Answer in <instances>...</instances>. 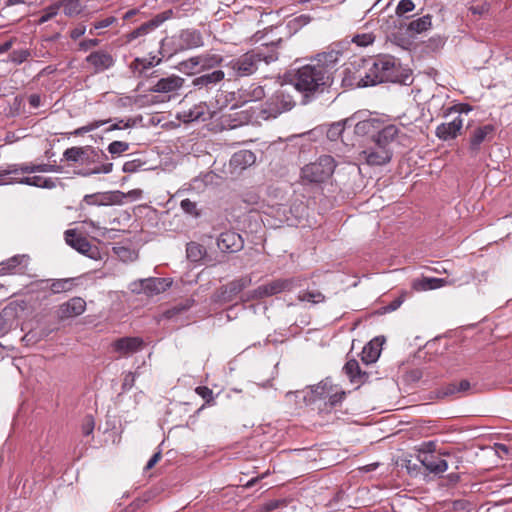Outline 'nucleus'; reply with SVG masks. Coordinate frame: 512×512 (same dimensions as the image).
I'll list each match as a JSON object with an SVG mask.
<instances>
[{
    "instance_id": "ddd939ff",
    "label": "nucleus",
    "mask_w": 512,
    "mask_h": 512,
    "mask_svg": "<svg viewBox=\"0 0 512 512\" xmlns=\"http://www.w3.org/2000/svg\"><path fill=\"white\" fill-rule=\"evenodd\" d=\"M252 279L249 275L236 278L225 285H222L214 294V301L218 303H229L235 297L251 285Z\"/></svg>"
},
{
    "instance_id": "473e14b6",
    "label": "nucleus",
    "mask_w": 512,
    "mask_h": 512,
    "mask_svg": "<svg viewBox=\"0 0 512 512\" xmlns=\"http://www.w3.org/2000/svg\"><path fill=\"white\" fill-rule=\"evenodd\" d=\"M430 474L440 475L448 469V463L439 455L426 454L418 461Z\"/></svg>"
},
{
    "instance_id": "0e129e2a",
    "label": "nucleus",
    "mask_w": 512,
    "mask_h": 512,
    "mask_svg": "<svg viewBox=\"0 0 512 512\" xmlns=\"http://www.w3.org/2000/svg\"><path fill=\"white\" fill-rule=\"evenodd\" d=\"M107 121H103V120H97V121H94V122H91L87 125H84L82 127H79L77 129H75L73 132H71V135H74V136H81V135H84L88 132H91L97 128H99L100 126H102L103 124H105Z\"/></svg>"
},
{
    "instance_id": "864d4df0",
    "label": "nucleus",
    "mask_w": 512,
    "mask_h": 512,
    "mask_svg": "<svg viewBox=\"0 0 512 512\" xmlns=\"http://www.w3.org/2000/svg\"><path fill=\"white\" fill-rule=\"evenodd\" d=\"M473 110V106L466 102L456 103L444 111V117H448L453 113H457L461 117L462 114H469Z\"/></svg>"
},
{
    "instance_id": "412c9836",
    "label": "nucleus",
    "mask_w": 512,
    "mask_h": 512,
    "mask_svg": "<svg viewBox=\"0 0 512 512\" xmlns=\"http://www.w3.org/2000/svg\"><path fill=\"white\" fill-rule=\"evenodd\" d=\"M85 61L94 69V73H101L112 68L116 60L105 50H96L86 56Z\"/></svg>"
},
{
    "instance_id": "603ef678",
    "label": "nucleus",
    "mask_w": 512,
    "mask_h": 512,
    "mask_svg": "<svg viewBox=\"0 0 512 512\" xmlns=\"http://www.w3.org/2000/svg\"><path fill=\"white\" fill-rule=\"evenodd\" d=\"M31 56V52L27 48L12 50L8 56V61L15 64L21 65L26 62Z\"/></svg>"
},
{
    "instance_id": "c9c22d12",
    "label": "nucleus",
    "mask_w": 512,
    "mask_h": 512,
    "mask_svg": "<svg viewBox=\"0 0 512 512\" xmlns=\"http://www.w3.org/2000/svg\"><path fill=\"white\" fill-rule=\"evenodd\" d=\"M312 20V17L308 14H301L299 16L294 17L293 19L287 21L284 26L277 27L281 29L280 33L287 38L295 35L299 30H301L304 26L309 24Z\"/></svg>"
},
{
    "instance_id": "1a4fd4ad",
    "label": "nucleus",
    "mask_w": 512,
    "mask_h": 512,
    "mask_svg": "<svg viewBox=\"0 0 512 512\" xmlns=\"http://www.w3.org/2000/svg\"><path fill=\"white\" fill-rule=\"evenodd\" d=\"M265 97L266 93L264 87L258 85L257 83H251L247 87L242 86L236 92L228 93L224 103L220 105V108L227 106L228 102H233L230 110H236L243 107L247 103L258 102Z\"/></svg>"
},
{
    "instance_id": "f704fd0d",
    "label": "nucleus",
    "mask_w": 512,
    "mask_h": 512,
    "mask_svg": "<svg viewBox=\"0 0 512 512\" xmlns=\"http://www.w3.org/2000/svg\"><path fill=\"white\" fill-rule=\"evenodd\" d=\"M366 162L373 166H383L389 163L393 157V151L390 148H377L365 150Z\"/></svg>"
},
{
    "instance_id": "a211bd4d",
    "label": "nucleus",
    "mask_w": 512,
    "mask_h": 512,
    "mask_svg": "<svg viewBox=\"0 0 512 512\" xmlns=\"http://www.w3.org/2000/svg\"><path fill=\"white\" fill-rule=\"evenodd\" d=\"M145 346L143 338L139 336H124L112 341L111 347L120 356L128 357L141 351Z\"/></svg>"
},
{
    "instance_id": "c03bdc74",
    "label": "nucleus",
    "mask_w": 512,
    "mask_h": 512,
    "mask_svg": "<svg viewBox=\"0 0 512 512\" xmlns=\"http://www.w3.org/2000/svg\"><path fill=\"white\" fill-rule=\"evenodd\" d=\"M446 283L444 278L422 277L414 282L413 287L420 290H435L441 288Z\"/></svg>"
},
{
    "instance_id": "7ed1b4c3",
    "label": "nucleus",
    "mask_w": 512,
    "mask_h": 512,
    "mask_svg": "<svg viewBox=\"0 0 512 512\" xmlns=\"http://www.w3.org/2000/svg\"><path fill=\"white\" fill-rule=\"evenodd\" d=\"M295 105L292 96L283 89H277L270 96H268L264 103L259 107H251L247 110H241L229 114L227 117L233 124H230L231 128L241 126L257 120L259 118L268 120L276 118L280 114L291 110Z\"/></svg>"
},
{
    "instance_id": "3c124183",
    "label": "nucleus",
    "mask_w": 512,
    "mask_h": 512,
    "mask_svg": "<svg viewBox=\"0 0 512 512\" xmlns=\"http://www.w3.org/2000/svg\"><path fill=\"white\" fill-rule=\"evenodd\" d=\"M84 146H72L64 150L62 160L71 163H80Z\"/></svg>"
},
{
    "instance_id": "ea45409f",
    "label": "nucleus",
    "mask_w": 512,
    "mask_h": 512,
    "mask_svg": "<svg viewBox=\"0 0 512 512\" xmlns=\"http://www.w3.org/2000/svg\"><path fill=\"white\" fill-rule=\"evenodd\" d=\"M403 25L412 36L421 34L432 27V16L427 14L414 19L409 23L403 21Z\"/></svg>"
},
{
    "instance_id": "dca6fc26",
    "label": "nucleus",
    "mask_w": 512,
    "mask_h": 512,
    "mask_svg": "<svg viewBox=\"0 0 512 512\" xmlns=\"http://www.w3.org/2000/svg\"><path fill=\"white\" fill-rule=\"evenodd\" d=\"M350 44L351 41L348 39L334 42L329 46L327 51L316 54L313 59L315 61L325 63L326 67H329L334 72H336L339 56L343 54V52L348 48Z\"/></svg>"
},
{
    "instance_id": "f03ea898",
    "label": "nucleus",
    "mask_w": 512,
    "mask_h": 512,
    "mask_svg": "<svg viewBox=\"0 0 512 512\" xmlns=\"http://www.w3.org/2000/svg\"><path fill=\"white\" fill-rule=\"evenodd\" d=\"M335 72L326 67L325 63L316 61L315 64H305L289 72L290 81L301 93V103L306 105L319 98L333 84Z\"/></svg>"
},
{
    "instance_id": "8fccbe9b",
    "label": "nucleus",
    "mask_w": 512,
    "mask_h": 512,
    "mask_svg": "<svg viewBox=\"0 0 512 512\" xmlns=\"http://www.w3.org/2000/svg\"><path fill=\"white\" fill-rule=\"evenodd\" d=\"M342 370L345 373V375L349 378V381L353 383L357 379V376H359L361 367L359 365V362L356 359L352 358L346 361Z\"/></svg>"
},
{
    "instance_id": "37998d69",
    "label": "nucleus",
    "mask_w": 512,
    "mask_h": 512,
    "mask_svg": "<svg viewBox=\"0 0 512 512\" xmlns=\"http://www.w3.org/2000/svg\"><path fill=\"white\" fill-rule=\"evenodd\" d=\"M186 257L192 263H199L207 258V250L203 245L191 241L186 245Z\"/></svg>"
},
{
    "instance_id": "49530a36",
    "label": "nucleus",
    "mask_w": 512,
    "mask_h": 512,
    "mask_svg": "<svg viewBox=\"0 0 512 512\" xmlns=\"http://www.w3.org/2000/svg\"><path fill=\"white\" fill-rule=\"evenodd\" d=\"M163 59L160 56L149 54L148 58L145 57H136V63L141 64L140 76L148 77L147 70L156 67L162 63Z\"/></svg>"
},
{
    "instance_id": "de8ad7c7",
    "label": "nucleus",
    "mask_w": 512,
    "mask_h": 512,
    "mask_svg": "<svg viewBox=\"0 0 512 512\" xmlns=\"http://www.w3.org/2000/svg\"><path fill=\"white\" fill-rule=\"evenodd\" d=\"M298 300L301 302L319 304L325 301V296L318 290H303L299 292Z\"/></svg>"
},
{
    "instance_id": "5701e85b",
    "label": "nucleus",
    "mask_w": 512,
    "mask_h": 512,
    "mask_svg": "<svg viewBox=\"0 0 512 512\" xmlns=\"http://www.w3.org/2000/svg\"><path fill=\"white\" fill-rule=\"evenodd\" d=\"M175 37L182 51L196 49L204 45L202 33L194 28L182 29Z\"/></svg>"
},
{
    "instance_id": "f8f14e48",
    "label": "nucleus",
    "mask_w": 512,
    "mask_h": 512,
    "mask_svg": "<svg viewBox=\"0 0 512 512\" xmlns=\"http://www.w3.org/2000/svg\"><path fill=\"white\" fill-rule=\"evenodd\" d=\"M330 380V378H326L316 385L307 386L303 390L296 391V397L302 398L306 406L318 410V406H323L324 400L327 398Z\"/></svg>"
},
{
    "instance_id": "b1692460",
    "label": "nucleus",
    "mask_w": 512,
    "mask_h": 512,
    "mask_svg": "<svg viewBox=\"0 0 512 512\" xmlns=\"http://www.w3.org/2000/svg\"><path fill=\"white\" fill-rule=\"evenodd\" d=\"M26 307L24 300L11 301L1 310L0 317L12 329L18 325L17 320L23 315Z\"/></svg>"
},
{
    "instance_id": "a18cd8bd",
    "label": "nucleus",
    "mask_w": 512,
    "mask_h": 512,
    "mask_svg": "<svg viewBox=\"0 0 512 512\" xmlns=\"http://www.w3.org/2000/svg\"><path fill=\"white\" fill-rule=\"evenodd\" d=\"M179 206L184 214L192 219L197 220L203 215L202 209L198 207L197 202L192 201L189 198L182 199Z\"/></svg>"
},
{
    "instance_id": "0eeeda50",
    "label": "nucleus",
    "mask_w": 512,
    "mask_h": 512,
    "mask_svg": "<svg viewBox=\"0 0 512 512\" xmlns=\"http://www.w3.org/2000/svg\"><path fill=\"white\" fill-rule=\"evenodd\" d=\"M301 286V280L296 277L290 278H277L271 280L267 283L259 285L253 290L246 292L242 296L243 302H248L255 299H263L266 297H271L282 292H289L295 289L296 287Z\"/></svg>"
},
{
    "instance_id": "a878e982",
    "label": "nucleus",
    "mask_w": 512,
    "mask_h": 512,
    "mask_svg": "<svg viewBox=\"0 0 512 512\" xmlns=\"http://www.w3.org/2000/svg\"><path fill=\"white\" fill-rule=\"evenodd\" d=\"M399 131V128L394 124L382 126L380 122V127L372 134L371 140L375 143L377 148H389L390 143L395 140Z\"/></svg>"
},
{
    "instance_id": "338daca9",
    "label": "nucleus",
    "mask_w": 512,
    "mask_h": 512,
    "mask_svg": "<svg viewBox=\"0 0 512 512\" xmlns=\"http://www.w3.org/2000/svg\"><path fill=\"white\" fill-rule=\"evenodd\" d=\"M435 450H436V443L434 441L423 442L420 445V448L418 450V452H419L418 457H417L418 461L420 460V458H422L426 454L435 455L434 454Z\"/></svg>"
},
{
    "instance_id": "69168bd1",
    "label": "nucleus",
    "mask_w": 512,
    "mask_h": 512,
    "mask_svg": "<svg viewBox=\"0 0 512 512\" xmlns=\"http://www.w3.org/2000/svg\"><path fill=\"white\" fill-rule=\"evenodd\" d=\"M95 428V420L94 417L91 414H88L84 417L82 425H81V431L84 436H90L93 434Z\"/></svg>"
},
{
    "instance_id": "c756f323",
    "label": "nucleus",
    "mask_w": 512,
    "mask_h": 512,
    "mask_svg": "<svg viewBox=\"0 0 512 512\" xmlns=\"http://www.w3.org/2000/svg\"><path fill=\"white\" fill-rule=\"evenodd\" d=\"M85 308L86 302L81 297H73L59 306L58 316L61 319L73 318L81 315Z\"/></svg>"
},
{
    "instance_id": "c85d7f7f",
    "label": "nucleus",
    "mask_w": 512,
    "mask_h": 512,
    "mask_svg": "<svg viewBox=\"0 0 512 512\" xmlns=\"http://www.w3.org/2000/svg\"><path fill=\"white\" fill-rule=\"evenodd\" d=\"M29 256L26 254L14 255L0 262V275L24 273L27 269Z\"/></svg>"
},
{
    "instance_id": "13d9d810",
    "label": "nucleus",
    "mask_w": 512,
    "mask_h": 512,
    "mask_svg": "<svg viewBox=\"0 0 512 512\" xmlns=\"http://www.w3.org/2000/svg\"><path fill=\"white\" fill-rule=\"evenodd\" d=\"M350 41L358 47H367L375 41V36L372 33L355 34Z\"/></svg>"
},
{
    "instance_id": "774afa93",
    "label": "nucleus",
    "mask_w": 512,
    "mask_h": 512,
    "mask_svg": "<svg viewBox=\"0 0 512 512\" xmlns=\"http://www.w3.org/2000/svg\"><path fill=\"white\" fill-rule=\"evenodd\" d=\"M114 252L122 261H132L133 256L135 255L134 251L124 246L114 247Z\"/></svg>"
},
{
    "instance_id": "f257e3e1",
    "label": "nucleus",
    "mask_w": 512,
    "mask_h": 512,
    "mask_svg": "<svg viewBox=\"0 0 512 512\" xmlns=\"http://www.w3.org/2000/svg\"><path fill=\"white\" fill-rule=\"evenodd\" d=\"M224 61L220 54L204 52L179 62L175 68L190 79L186 85L190 91L210 93L224 83Z\"/></svg>"
},
{
    "instance_id": "4d7b16f0",
    "label": "nucleus",
    "mask_w": 512,
    "mask_h": 512,
    "mask_svg": "<svg viewBox=\"0 0 512 512\" xmlns=\"http://www.w3.org/2000/svg\"><path fill=\"white\" fill-rule=\"evenodd\" d=\"M173 15V11L171 9L164 10L155 14L151 19L148 20L149 25L152 28L156 29L161 26L166 20L170 19Z\"/></svg>"
},
{
    "instance_id": "6e6552de",
    "label": "nucleus",
    "mask_w": 512,
    "mask_h": 512,
    "mask_svg": "<svg viewBox=\"0 0 512 512\" xmlns=\"http://www.w3.org/2000/svg\"><path fill=\"white\" fill-rule=\"evenodd\" d=\"M373 66L380 71L382 83L391 82L408 85L412 82V71L403 67L394 57L385 56L373 61Z\"/></svg>"
},
{
    "instance_id": "423d86ee",
    "label": "nucleus",
    "mask_w": 512,
    "mask_h": 512,
    "mask_svg": "<svg viewBox=\"0 0 512 512\" xmlns=\"http://www.w3.org/2000/svg\"><path fill=\"white\" fill-rule=\"evenodd\" d=\"M105 160H108V156L103 150L86 145L84 146V151L79 163L85 167L75 170L74 174L81 177H89L101 173L109 174L113 170V163H102Z\"/></svg>"
},
{
    "instance_id": "e2e57ef3",
    "label": "nucleus",
    "mask_w": 512,
    "mask_h": 512,
    "mask_svg": "<svg viewBox=\"0 0 512 512\" xmlns=\"http://www.w3.org/2000/svg\"><path fill=\"white\" fill-rule=\"evenodd\" d=\"M288 505V500L285 498L282 499H271L266 501L262 505L263 512H273L278 508L285 507Z\"/></svg>"
},
{
    "instance_id": "79ce46f5",
    "label": "nucleus",
    "mask_w": 512,
    "mask_h": 512,
    "mask_svg": "<svg viewBox=\"0 0 512 512\" xmlns=\"http://www.w3.org/2000/svg\"><path fill=\"white\" fill-rule=\"evenodd\" d=\"M180 44L173 35L172 37H165L160 41L159 46V54L163 58H171L173 55L177 54L178 52H181L182 49L179 47Z\"/></svg>"
},
{
    "instance_id": "2f4dec72",
    "label": "nucleus",
    "mask_w": 512,
    "mask_h": 512,
    "mask_svg": "<svg viewBox=\"0 0 512 512\" xmlns=\"http://www.w3.org/2000/svg\"><path fill=\"white\" fill-rule=\"evenodd\" d=\"M362 61L366 66H369V71L365 72L363 76L360 73L358 74L356 87L366 88L382 83L380 71L376 70L373 66V61H376V59H362Z\"/></svg>"
},
{
    "instance_id": "f3484780",
    "label": "nucleus",
    "mask_w": 512,
    "mask_h": 512,
    "mask_svg": "<svg viewBox=\"0 0 512 512\" xmlns=\"http://www.w3.org/2000/svg\"><path fill=\"white\" fill-rule=\"evenodd\" d=\"M213 118V113L210 111L206 102H199L189 109H185L177 113V119L185 124L193 122H206Z\"/></svg>"
},
{
    "instance_id": "6ab92c4d",
    "label": "nucleus",
    "mask_w": 512,
    "mask_h": 512,
    "mask_svg": "<svg viewBox=\"0 0 512 512\" xmlns=\"http://www.w3.org/2000/svg\"><path fill=\"white\" fill-rule=\"evenodd\" d=\"M216 244L223 253H236L243 249L244 240L239 233L226 230L216 237Z\"/></svg>"
},
{
    "instance_id": "6e6d98bb",
    "label": "nucleus",
    "mask_w": 512,
    "mask_h": 512,
    "mask_svg": "<svg viewBox=\"0 0 512 512\" xmlns=\"http://www.w3.org/2000/svg\"><path fill=\"white\" fill-rule=\"evenodd\" d=\"M60 7L61 4L54 3L44 8L39 16V23L43 24L54 18L58 14Z\"/></svg>"
},
{
    "instance_id": "72a5a7b5",
    "label": "nucleus",
    "mask_w": 512,
    "mask_h": 512,
    "mask_svg": "<svg viewBox=\"0 0 512 512\" xmlns=\"http://www.w3.org/2000/svg\"><path fill=\"white\" fill-rule=\"evenodd\" d=\"M358 118L354 120V133L358 136H368L372 139V134L380 127V120L378 118L360 119V113H356Z\"/></svg>"
},
{
    "instance_id": "9b49d317",
    "label": "nucleus",
    "mask_w": 512,
    "mask_h": 512,
    "mask_svg": "<svg viewBox=\"0 0 512 512\" xmlns=\"http://www.w3.org/2000/svg\"><path fill=\"white\" fill-rule=\"evenodd\" d=\"M307 214V205L299 199L279 204L276 209V217L281 222H286L289 226H297L300 220L307 216Z\"/></svg>"
},
{
    "instance_id": "e433bc0d",
    "label": "nucleus",
    "mask_w": 512,
    "mask_h": 512,
    "mask_svg": "<svg viewBox=\"0 0 512 512\" xmlns=\"http://www.w3.org/2000/svg\"><path fill=\"white\" fill-rule=\"evenodd\" d=\"M394 26L398 28V30L390 34V41L403 49H409L413 44V36L405 28L403 21L399 20L398 23L394 21Z\"/></svg>"
},
{
    "instance_id": "680f3d73",
    "label": "nucleus",
    "mask_w": 512,
    "mask_h": 512,
    "mask_svg": "<svg viewBox=\"0 0 512 512\" xmlns=\"http://www.w3.org/2000/svg\"><path fill=\"white\" fill-rule=\"evenodd\" d=\"M415 9V4L412 0H400L396 6V16L403 17L406 13L412 12Z\"/></svg>"
},
{
    "instance_id": "09e8293b",
    "label": "nucleus",
    "mask_w": 512,
    "mask_h": 512,
    "mask_svg": "<svg viewBox=\"0 0 512 512\" xmlns=\"http://www.w3.org/2000/svg\"><path fill=\"white\" fill-rule=\"evenodd\" d=\"M58 4L63 6L64 14L69 17L79 15L83 10L81 0H63Z\"/></svg>"
},
{
    "instance_id": "5fc2aeb1",
    "label": "nucleus",
    "mask_w": 512,
    "mask_h": 512,
    "mask_svg": "<svg viewBox=\"0 0 512 512\" xmlns=\"http://www.w3.org/2000/svg\"><path fill=\"white\" fill-rule=\"evenodd\" d=\"M155 29L152 28V26L149 25V22L146 21L142 24H140L137 28L133 29L128 35H127V39L128 41H133L139 37H142V36H145L149 33H151L152 31H154Z\"/></svg>"
},
{
    "instance_id": "4468645a",
    "label": "nucleus",
    "mask_w": 512,
    "mask_h": 512,
    "mask_svg": "<svg viewBox=\"0 0 512 512\" xmlns=\"http://www.w3.org/2000/svg\"><path fill=\"white\" fill-rule=\"evenodd\" d=\"M126 199V194L120 190L95 192L86 194L83 197L80 209H83V203L89 206H114L122 205Z\"/></svg>"
},
{
    "instance_id": "58836bf2",
    "label": "nucleus",
    "mask_w": 512,
    "mask_h": 512,
    "mask_svg": "<svg viewBox=\"0 0 512 512\" xmlns=\"http://www.w3.org/2000/svg\"><path fill=\"white\" fill-rule=\"evenodd\" d=\"M358 118L357 114L351 117L345 118L338 122H333L329 125L326 136L330 141H337L343 134L346 128H351L354 124V120Z\"/></svg>"
},
{
    "instance_id": "aec40b11",
    "label": "nucleus",
    "mask_w": 512,
    "mask_h": 512,
    "mask_svg": "<svg viewBox=\"0 0 512 512\" xmlns=\"http://www.w3.org/2000/svg\"><path fill=\"white\" fill-rule=\"evenodd\" d=\"M496 127L493 124L478 126L472 133L469 141V151L476 155L480 151L481 144L485 141H492Z\"/></svg>"
},
{
    "instance_id": "9d476101",
    "label": "nucleus",
    "mask_w": 512,
    "mask_h": 512,
    "mask_svg": "<svg viewBox=\"0 0 512 512\" xmlns=\"http://www.w3.org/2000/svg\"><path fill=\"white\" fill-rule=\"evenodd\" d=\"M173 284L172 278L148 277L132 281L128 289L133 294H144L153 297L168 290Z\"/></svg>"
},
{
    "instance_id": "4be33fe9",
    "label": "nucleus",
    "mask_w": 512,
    "mask_h": 512,
    "mask_svg": "<svg viewBox=\"0 0 512 512\" xmlns=\"http://www.w3.org/2000/svg\"><path fill=\"white\" fill-rule=\"evenodd\" d=\"M186 80L178 75L171 74L167 77L160 78L153 86L148 88V92L152 93H172L178 91L182 87H186Z\"/></svg>"
},
{
    "instance_id": "bb28decb",
    "label": "nucleus",
    "mask_w": 512,
    "mask_h": 512,
    "mask_svg": "<svg viewBox=\"0 0 512 512\" xmlns=\"http://www.w3.org/2000/svg\"><path fill=\"white\" fill-rule=\"evenodd\" d=\"M470 388L471 384L467 379H462L459 383L450 382L431 392L434 396H430V399H443L455 394H465L470 390Z\"/></svg>"
},
{
    "instance_id": "bf43d9fd",
    "label": "nucleus",
    "mask_w": 512,
    "mask_h": 512,
    "mask_svg": "<svg viewBox=\"0 0 512 512\" xmlns=\"http://www.w3.org/2000/svg\"><path fill=\"white\" fill-rule=\"evenodd\" d=\"M128 142L115 140L108 144L107 151L112 155H121L129 149Z\"/></svg>"
},
{
    "instance_id": "052dcab7",
    "label": "nucleus",
    "mask_w": 512,
    "mask_h": 512,
    "mask_svg": "<svg viewBox=\"0 0 512 512\" xmlns=\"http://www.w3.org/2000/svg\"><path fill=\"white\" fill-rule=\"evenodd\" d=\"M146 165V161L139 158L126 161L122 166L124 173H135L138 172Z\"/></svg>"
},
{
    "instance_id": "39448f33",
    "label": "nucleus",
    "mask_w": 512,
    "mask_h": 512,
    "mask_svg": "<svg viewBox=\"0 0 512 512\" xmlns=\"http://www.w3.org/2000/svg\"><path fill=\"white\" fill-rule=\"evenodd\" d=\"M336 161L331 155H321L315 162L301 168L300 179L304 186H320L333 175Z\"/></svg>"
},
{
    "instance_id": "4c0bfd02",
    "label": "nucleus",
    "mask_w": 512,
    "mask_h": 512,
    "mask_svg": "<svg viewBox=\"0 0 512 512\" xmlns=\"http://www.w3.org/2000/svg\"><path fill=\"white\" fill-rule=\"evenodd\" d=\"M346 396V392L341 391H333L332 381L330 380V385L328 387L327 398L324 400L323 406H318V411L320 413H329L337 406H339Z\"/></svg>"
},
{
    "instance_id": "2eb2a0df",
    "label": "nucleus",
    "mask_w": 512,
    "mask_h": 512,
    "mask_svg": "<svg viewBox=\"0 0 512 512\" xmlns=\"http://www.w3.org/2000/svg\"><path fill=\"white\" fill-rule=\"evenodd\" d=\"M64 239L67 245L76 250L82 255L91 259H96L99 254L97 248L93 247L91 243L76 229H68L64 232Z\"/></svg>"
},
{
    "instance_id": "cd10ccee",
    "label": "nucleus",
    "mask_w": 512,
    "mask_h": 512,
    "mask_svg": "<svg viewBox=\"0 0 512 512\" xmlns=\"http://www.w3.org/2000/svg\"><path fill=\"white\" fill-rule=\"evenodd\" d=\"M384 343V336H376L368 343H366L361 352V361L366 365L377 362L381 355L382 346Z\"/></svg>"
},
{
    "instance_id": "20e7f679",
    "label": "nucleus",
    "mask_w": 512,
    "mask_h": 512,
    "mask_svg": "<svg viewBox=\"0 0 512 512\" xmlns=\"http://www.w3.org/2000/svg\"><path fill=\"white\" fill-rule=\"evenodd\" d=\"M269 46L265 48H256L247 51L239 57L231 59L226 66L232 70L234 77H247L253 75L264 62L270 64L278 60V52L268 51Z\"/></svg>"
},
{
    "instance_id": "a19ab883",
    "label": "nucleus",
    "mask_w": 512,
    "mask_h": 512,
    "mask_svg": "<svg viewBox=\"0 0 512 512\" xmlns=\"http://www.w3.org/2000/svg\"><path fill=\"white\" fill-rule=\"evenodd\" d=\"M21 171L25 174L35 173V172H41V173H62L63 167L57 164H49V163H41V164H33V163H26L22 164L20 168H18V171Z\"/></svg>"
},
{
    "instance_id": "393cba45",
    "label": "nucleus",
    "mask_w": 512,
    "mask_h": 512,
    "mask_svg": "<svg viewBox=\"0 0 512 512\" xmlns=\"http://www.w3.org/2000/svg\"><path fill=\"white\" fill-rule=\"evenodd\" d=\"M462 127L463 119L457 116L450 122L439 124L435 129V135L441 141L454 140L461 133Z\"/></svg>"
},
{
    "instance_id": "7c9ffc66",
    "label": "nucleus",
    "mask_w": 512,
    "mask_h": 512,
    "mask_svg": "<svg viewBox=\"0 0 512 512\" xmlns=\"http://www.w3.org/2000/svg\"><path fill=\"white\" fill-rule=\"evenodd\" d=\"M256 162V155L251 150H239L235 152L229 161L230 167L234 171H243Z\"/></svg>"
}]
</instances>
